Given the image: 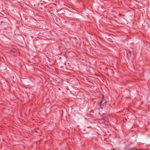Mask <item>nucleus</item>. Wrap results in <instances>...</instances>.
Listing matches in <instances>:
<instances>
[{"mask_svg":"<svg viewBox=\"0 0 150 150\" xmlns=\"http://www.w3.org/2000/svg\"><path fill=\"white\" fill-rule=\"evenodd\" d=\"M104 100V98L103 97L101 101L100 102V104H102L103 102V101Z\"/></svg>","mask_w":150,"mask_h":150,"instance_id":"obj_1","label":"nucleus"}]
</instances>
